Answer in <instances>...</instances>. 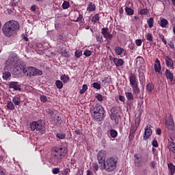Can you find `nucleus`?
<instances>
[{
  "mask_svg": "<svg viewBox=\"0 0 175 175\" xmlns=\"http://www.w3.org/2000/svg\"><path fill=\"white\" fill-rule=\"evenodd\" d=\"M119 100L120 101H121L122 103H124L125 102V96H122V95H120L119 96Z\"/></svg>",
  "mask_w": 175,
  "mask_h": 175,
  "instance_id": "63",
  "label": "nucleus"
},
{
  "mask_svg": "<svg viewBox=\"0 0 175 175\" xmlns=\"http://www.w3.org/2000/svg\"><path fill=\"white\" fill-rule=\"evenodd\" d=\"M40 100L43 103H46L47 102V96L45 95H42L40 96Z\"/></svg>",
  "mask_w": 175,
  "mask_h": 175,
  "instance_id": "52",
  "label": "nucleus"
},
{
  "mask_svg": "<svg viewBox=\"0 0 175 175\" xmlns=\"http://www.w3.org/2000/svg\"><path fill=\"white\" fill-rule=\"evenodd\" d=\"M88 90L87 84H83L82 85V89L79 90V94L83 95Z\"/></svg>",
  "mask_w": 175,
  "mask_h": 175,
  "instance_id": "38",
  "label": "nucleus"
},
{
  "mask_svg": "<svg viewBox=\"0 0 175 175\" xmlns=\"http://www.w3.org/2000/svg\"><path fill=\"white\" fill-rule=\"evenodd\" d=\"M116 111H117V107L116 106L112 107L110 109L111 114H116Z\"/></svg>",
  "mask_w": 175,
  "mask_h": 175,
  "instance_id": "54",
  "label": "nucleus"
},
{
  "mask_svg": "<svg viewBox=\"0 0 175 175\" xmlns=\"http://www.w3.org/2000/svg\"><path fill=\"white\" fill-rule=\"evenodd\" d=\"M149 12L148 9H142L139 12V14L140 15H145L147 16Z\"/></svg>",
  "mask_w": 175,
  "mask_h": 175,
  "instance_id": "44",
  "label": "nucleus"
},
{
  "mask_svg": "<svg viewBox=\"0 0 175 175\" xmlns=\"http://www.w3.org/2000/svg\"><path fill=\"white\" fill-rule=\"evenodd\" d=\"M60 80H62L64 83H68L70 81V77L68 75H62V77H60Z\"/></svg>",
  "mask_w": 175,
  "mask_h": 175,
  "instance_id": "29",
  "label": "nucleus"
},
{
  "mask_svg": "<svg viewBox=\"0 0 175 175\" xmlns=\"http://www.w3.org/2000/svg\"><path fill=\"white\" fill-rule=\"evenodd\" d=\"M138 74L140 83H144L146 82V77L144 75V72L143 70H139Z\"/></svg>",
  "mask_w": 175,
  "mask_h": 175,
  "instance_id": "21",
  "label": "nucleus"
},
{
  "mask_svg": "<svg viewBox=\"0 0 175 175\" xmlns=\"http://www.w3.org/2000/svg\"><path fill=\"white\" fill-rule=\"evenodd\" d=\"M93 88L94 89H96V90H100L101 88V85L97 82H94L93 83Z\"/></svg>",
  "mask_w": 175,
  "mask_h": 175,
  "instance_id": "47",
  "label": "nucleus"
},
{
  "mask_svg": "<svg viewBox=\"0 0 175 175\" xmlns=\"http://www.w3.org/2000/svg\"><path fill=\"white\" fill-rule=\"evenodd\" d=\"M135 43L137 46H141L142 45L143 41L142 39H137L135 40Z\"/></svg>",
  "mask_w": 175,
  "mask_h": 175,
  "instance_id": "50",
  "label": "nucleus"
},
{
  "mask_svg": "<svg viewBox=\"0 0 175 175\" xmlns=\"http://www.w3.org/2000/svg\"><path fill=\"white\" fill-rule=\"evenodd\" d=\"M95 98L100 103H102L103 101V96L99 93H97L95 95Z\"/></svg>",
  "mask_w": 175,
  "mask_h": 175,
  "instance_id": "43",
  "label": "nucleus"
},
{
  "mask_svg": "<svg viewBox=\"0 0 175 175\" xmlns=\"http://www.w3.org/2000/svg\"><path fill=\"white\" fill-rule=\"evenodd\" d=\"M118 161V159L115 156L106 158V160L103 164V170L107 172H113L117 167Z\"/></svg>",
  "mask_w": 175,
  "mask_h": 175,
  "instance_id": "3",
  "label": "nucleus"
},
{
  "mask_svg": "<svg viewBox=\"0 0 175 175\" xmlns=\"http://www.w3.org/2000/svg\"><path fill=\"white\" fill-rule=\"evenodd\" d=\"M19 4V1H15L14 0L12 1L11 5L12 8L18 7Z\"/></svg>",
  "mask_w": 175,
  "mask_h": 175,
  "instance_id": "60",
  "label": "nucleus"
},
{
  "mask_svg": "<svg viewBox=\"0 0 175 175\" xmlns=\"http://www.w3.org/2000/svg\"><path fill=\"white\" fill-rule=\"evenodd\" d=\"M165 64H166L167 67H170V68H173L174 67V62L168 56L165 57Z\"/></svg>",
  "mask_w": 175,
  "mask_h": 175,
  "instance_id": "23",
  "label": "nucleus"
},
{
  "mask_svg": "<svg viewBox=\"0 0 175 175\" xmlns=\"http://www.w3.org/2000/svg\"><path fill=\"white\" fill-rule=\"evenodd\" d=\"M84 170L79 169L78 172H77V175H83Z\"/></svg>",
  "mask_w": 175,
  "mask_h": 175,
  "instance_id": "62",
  "label": "nucleus"
},
{
  "mask_svg": "<svg viewBox=\"0 0 175 175\" xmlns=\"http://www.w3.org/2000/svg\"><path fill=\"white\" fill-rule=\"evenodd\" d=\"M146 39L148 42H153V36L152 34L150 33H148L145 35Z\"/></svg>",
  "mask_w": 175,
  "mask_h": 175,
  "instance_id": "41",
  "label": "nucleus"
},
{
  "mask_svg": "<svg viewBox=\"0 0 175 175\" xmlns=\"http://www.w3.org/2000/svg\"><path fill=\"white\" fill-rule=\"evenodd\" d=\"M165 77L167 80H170V82H172L174 80V75L171 72L169 69H166L165 72Z\"/></svg>",
  "mask_w": 175,
  "mask_h": 175,
  "instance_id": "17",
  "label": "nucleus"
},
{
  "mask_svg": "<svg viewBox=\"0 0 175 175\" xmlns=\"http://www.w3.org/2000/svg\"><path fill=\"white\" fill-rule=\"evenodd\" d=\"M131 87L132 88L133 92L135 94L140 93V89L138 87V82L137 81V76L135 73H131L129 77Z\"/></svg>",
  "mask_w": 175,
  "mask_h": 175,
  "instance_id": "5",
  "label": "nucleus"
},
{
  "mask_svg": "<svg viewBox=\"0 0 175 175\" xmlns=\"http://www.w3.org/2000/svg\"><path fill=\"white\" fill-rule=\"evenodd\" d=\"M18 70H16L18 72H23L24 74L27 73V68L25 66V62H19L18 64Z\"/></svg>",
  "mask_w": 175,
  "mask_h": 175,
  "instance_id": "14",
  "label": "nucleus"
},
{
  "mask_svg": "<svg viewBox=\"0 0 175 175\" xmlns=\"http://www.w3.org/2000/svg\"><path fill=\"white\" fill-rule=\"evenodd\" d=\"M63 120H62V118L59 116L56 117V126H61L62 124Z\"/></svg>",
  "mask_w": 175,
  "mask_h": 175,
  "instance_id": "40",
  "label": "nucleus"
},
{
  "mask_svg": "<svg viewBox=\"0 0 175 175\" xmlns=\"http://www.w3.org/2000/svg\"><path fill=\"white\" fill-rule=\"evenodd\" d=\"M83 55V53L81 51H75V57L79 58Z\"/></svg>",
  "mask_w": 175,
  "mask_h": 175,
  "instance_id": "53",
  "label": "nucleus"
},
{
  "mask_svg": "<svg viewBox=\"0 0 175 175\" xmlns=\"http://www.w3.org/2000/svg\"><path fill=\"white\" fill-rule=\"evenodd\" d=\"M167 148L170 152L175 154V142H167Z\"/></svg>",
  "mask_w": 175,
  "mask_h": 175,
  "instance_id": "19",
  "label": "nucleus"
},
{
  "mask_svg": "<svg viewBox=\"0 0 175 175\" xmlns=\"http://www.w3.org/2000/svg\"><path fill=\"white\" fill-rule=\"evenodd\" d=\"M114 51L117 54V55L120 56L123 53V52L124 51V49L121 46H116L114 48Z\"/></svg>",
  "mask_w": 175,
  "mask_h": 175,
  "instance_id": "26",
  "label": "nucleus"
},
{
  "mask_svg": "<svg viewBox=\"0 0 175 175\" xmlns=\"http://www.w3.org/2000/svg\"><path fill=\"white\" fill-rule=\"evenodd\" d=\"M112 61L116 67H120L124 65V60L121 58L113 57Z\"/></svg>",
  "mask_w": 175,
  "mask_h": 175,
  "instance_id": "15",
  "label": "nucleus"
},
{
  "mask_svg": "<svg viewBox=\"0 0 175 175\" xmlns=\"http://www.w3.org/2000/svg\"><path fill=\"white\" fill-rule=\"evenodd\" d=\"M137 127L136 126L131 125V126L130 127L129 133L134 135L137 131Z\"/></svg>",
  "mask_w": 175,
  "mask_h": 175,
  "instance_id": "42",
  "label": "nucleus"
},
{
  "mask_svg": "<svg viewBox=\"0 0 175 175\" xmlns=\"http://www.w3.org/2000/svg\"><path fill=\"white\" fill-rule=\"evenodd\" d=\"M154 70L155 72L160 73L161 71V64L159 59L157 58L154 64Z\"/></svg>",
  "mask_w": 175,
  "mask_h": 175,
  "instance_id": "13",
  "label": "nucleus"
},
{
  "mask_svg": "<svg viewBox=\"0 0 175 175\" xmlns=\"http://www.w3.org/2000/svg\"><path fill=\"white\" fill-rule=\"evenodd\" d=\"M125 96H126V98H127L128 100H133L134 99V96L133 95V94L130 92H125Z\"/></svg>",
  "mask_w": 175,
  "mask_h": 175,
  "instance_id": "37",
  "label": "nucleus"
},
{
  "mask_svg": "<svg viewBox=\"0 0 175 175\" xmlns=\"http://www.w3.org/2000/svg\"><path fill=\"white\" fill-rule=\"evenodd\" d=\"M83 15L81 14H79L78 18H77V20H75L74 22L75 23H79L83 20Z\"/></svg>",
  "mask_w": 175,
  "mask_h": 175,
  "instance_id": "57",
  "label": "nucleus"
},
{
  "mask_svg": "<svg viewBox=\"0 0 175 175\" xmlns=\"http://www.w3.org/2000/svg\"><path fill=\"white\" fill-rule=\"evenodd\" d=\"M154 90V85L153 84V83L150 82L146 84V90L149 92V93H152Z\"/></svg>",
  "mask_w": 175,
  "mask_h": 175,
  "instance_id": "22",
  "label": "nucleus"
},
{
  "mask_svg": "<svg viewBox=\"0 0 175 175\" xmlns=\"http://www.w3.org/2000/svg\"><path fill=\"white\" fill-rule=\"evenodd\" d=\"M96 10V6L95 5L94 3L93 2H90L89 3V5H88V8L86 9V10L88 12H95Z\"/></svg>",
  "mask_w": 175,
  "mask_h": 175,
  "instance_id": "20",
  "label": "nucleus"
},
{
  "mask_svg": "<svg viewBox=\"0 0 175 175\" xmlns=\"http://www.w3.org/2000/svg\"><path fill=\"white\" fill-rule=\"evenodd\" d=\"M70 172V168H64L62 170V174L63 175H68Z\"/></svg>",
  "mask_w": 175,
  "mask_h": 175,
  "instance_id": "46",
  "label": "nucleus"
},
{
  "mask_svg": "<svg viewBox=\"0 0 175 175\" xmlns=\"http://www.w3.org/2000/svg\"><path fill=\"white\" fill-rule=\"evenodd\" d=\"M165 125L169 131H174L175 129V124L172 116H170L168 119L165 120Z\"/></svg>",
  "mask_w": 175,
  "mask_h": 175,
  "instance_id": "10",
  "label": "nucleus"
},
{
  "mask_svg": "<svg viewBox=\"0 0 175 175\" xmlns=\"http://www.w3.org/2000/svg\"><path fill=\"white\" fill-rule=\"evenodd\" d=\"M169 25V21L166 18H161L160 20V27L161 28H165L167 25Z\"/></svg>",
  "mask_w": 175,
  "mask_h": 175,
  "instance_id": "24",
  "label": "nucleus"
},
{
  "mask_svg": "<svg viewBox=\"0 0 175 175\" xmlns=\"http://www.w3.org/2000/svg\"><path fill=\"white\" fill-rule=\"evenodd\" d=\"M147 24L150 29L152 28L154 25V18L153 17L149 18V19L147 20Z\"/></svg>",
  "mask_w": 175,
  "mask_h": 175,
  "instance_id": "35",
  "label": "nucleus"
},
{
  "mask_svg": "<svg viewBox=\"0 0 175 175\" xmlns=\"http://www.w3.org/2000/svg\"><path fill=\"white\" fill-rule=\"evenodd\" d=\"M96 40L97 42L103 43L104 42L103 36H96Z\"/></svg>",
  "mask_w": 175,
  "mask_h": 175,
  "instance_id": "51",
  "label": "nucleus"
},
{
  "mask_svg": "<svg viewBox=\"0 0 175 175\" xmlns=\"http://www.w3.org/2000/svg\"><path fill=\"white\" fill-rule=\"evenodd\" d=\"M55 85H56V88L59 90L62 89L64 87V84L60 80H56V82H55Z\"/></svg>",
  "mask_w": 175,
  "mask_h": 175,
  "instance_id": "36",
  "label": "nucleus"
},
{
  "mask_svg": "<svg viewBox=\"0 0 175 175\" xmlns=\"http://www.w3.org/2000/svg\"><path fill=\"white\" fill-rule=\"evenodd\" d=\"M52 151V159L57 163H60L66 157L68 148L63 144L59 146H53L51 149Z\"/></svg>",
  "mask_w": 175,
  "mask_h": 175,
  "instance_id": "2",
  "label": "nucleus"
},
{
  "mask_svg": "<svg viewBox=\"0 0 175 175\" xmlns=\"http://www.w3.org/2000/svg\"><path fill=\"white\" fill-rule=\"evenodd\" d=\"M64 10H67L70 7V3L68 1L63 2V5H62Z\"/></svg>",
  "mask_w": 175,
  "mask_h": 175,
  "instance_id": "45",
  "label": "nucleus"
},
{
  "mask_svg": "<svg viewBox=\"0 0 175 175\" xmlns=\"http://www.w3.org/2000/svg\"><path fill=\"white\" fill-rule=\"evenodd\" d=\"M135 138V135L132 133H129V142H132Z\"/></svg>",
  "mask_w": 175,
  "mask_h": 175,
  "instance_id": "61",
  "label": "nucleus"
},
{
  "mask_svg": "<svg viewBox=\"0 0 175 175\" xmlns=\"http://www.w3.org/2000/svg\"><path fill=\"white\" fill-rule=\"evenodd\" d=\"M19 57L17 55H12L10 59L9 64L11 67L15 68V70H18Z\"/></svg>",
  "mask_w": 175,
  "mask_h": 175,
  "instance_id": "8",
  "label": "nucleus"
},
{
  "mask_svg": "<svg viewBox=\"0 0 175 175\" xmlns=\"http://www.w3.org/2000/svg\"><path fill=\"white\" fill-rule=\"evenodd\" d=\"M93 168L95 171H98V164L93 163Z\"/></svg>",
  "mask_w": 175,
  "mask_h": 175,
  "instance_id": "64",
  "label": "nucleus"
},
{
  "mask_svg": "<svg viewBox=\"0 0 175 175\" xmlns=\"http://www.w3.org/2000/svg\"><path fill=\"white\" fill-rule=\"evenodd\" d=\"M124 10L127 16H133L134 14V10L129 7H125Z\"/></svg>",
  "mask_w": 175,
  "mask_h": 175,
  "instance_id": "30",
  "label": "nucleus"
},
{
  "mask_svg": "<svg viewBox=\"0 0 175 175\" xmlns=\"http://www.w3.org/2000/svg\"><path fill=\"white\" fill-rule=\"evenodd\" d=\"M20 30V24L17 21H7L2 27V32L5 37L10 38L17 35Z\"/></svg>",
  "mask_w": 175,
  "mask_h": 175,
  "instance_id": "1",
  "label": "nucleus"
},
{
  "mask_svg": "<svg viewBox=\"0 0 175 175\" xmlns=\"http://www.w3.org/2000/svg\"><path fill=\"white\" fill-rule=\"evenodd\" d=\"M66 135L64 133L60 132V133H56V138L59 139L64 140L66 139Z\"/></svg>",
  "mask_w": 175,
  "mask_h": 175,
  "instance_id": "31",
  "label": "nucleus"
},
{
  "mask_svg": "<svg viewBox=\"0 0 175 175\" xmlns=\"http://www.w3.org/2000/svg\"><path fill=\"white\" fill-rule=\"evenodd\" d=\"M107 152L105 150H99V152L96 154V159L98 161V164L103 165L105 163L107 160Z\"/></svg>",
  "mask_w": 175,
  "mask_h": 175,
  "instance_id": "7",
  "label": "nucleus"
},
{
  "mask_svg": "<svg viewBox=\"0 0 175 175\" xmlns=\"http://www.w3.org/2000/svg\"><path fill=\"white\" fill-rule=\"evenodd\" d=\"M11 77V72L9 71H5L3 73V79L5 81H8V79Z\"/></svg>",
  "mask_w": 175,
  "mask_h": 175,
  "instance_id": "33",
  "label": "nucleus"
},
{
  "mask_svg": "<svg viewBox=\"0 0 175 175\" xmlns=\"http://www.w3.org/2000/svg\"><path fill=\"white\" fill-rule=\"evenodd\" d=\"M110 117L111 120L114 121L116 125L119 124L118 116L116 113L111 114Z\"/></svg>",
  "mask_w": 175,
  "mask_h": 175,
  "instance_id": "27",
  "label": "nucleus"
},
{
  "mask_svg": "<svg viewBox=\"0 0 175 175\" xmlns=\"http://www.w3.org/2000/svg\"><path fill=\"white\" fill-rule=\"evenodd\" d=\"M83 55L86 57H90L92 55V51L90 50H85V52H83Z\"/></svg>",
  "mask_w": 175,
  "mask_h": 175,
  "instance_id": "48",
  "label": "nucleus"
},
{
  "mask_svg": "<svg viewBox=\"0 0 175 175\" xmlns=\"http://www.w3.org/2000/svg\"><path fill=\"white\" fill-rule=\"evenodd\" d=\"M168 46H170V48L172 50H175V44L174 42L173 41H170L168 43Z\"/></svg>",
  "mask_w": 175,
  "mask_h": 175,
  "instance_id": "56",
  "label": "nucleus"
},
{
  "mask_svg": "<svg viewBox=\"0 0 175 175\" xmlns=\"http://www.w3.org/2000/svg\"><path fill=\"white\" fill-rule=\"evenodd\" d=\"M9 86L10 88L14 89L15 91H21V85L16 81H11Z\"/></svg>",
  "mask_w": 175,
  "mask_h": 175,
  "instance_id": "16",
  "label": "nucleus"
},
{
  "mask_svg": "<svg viewBox=\"0 0 175 175\" xmlns=\"http://www.w3.org/2000/svg\"><path fill=\"white\" fill-rule=\"evenodd\" d=\"M7 108L9 110L14 111L15 109V106L12 101H9L7 105Z\"/></svg>",
  "mask_w": 175,
  "mask_h": 175,
  "instance_id": "39",
  "label": "nucleus"
},
{
  "mask_svg": "<svg viewBox=\"0 0 175 175\" xmlns=\"http://www.w3.org/2000/svg\"><path fill=\"white\" fill-rule=\"evenodd\" d=\"M142 160H139V159H138V160H136L135 161V166L136 167H142Z\"/></svg>",
  "mask_w": 175,
  "mask_h": 175,
  "instance_id": "49",
  "label": "nucleus"
},
{
  "mask_svg": "<svg viewBox=\"0 0 175 175\" xmlns=\"http://www.w3.org/2000/svg\"><path fill=\"white\" fill-rule=\"evenodd\" d=\"M152 126L151 124H148L145 128H144V133L143 135V139L144 140H148L152 135Z\"/></svg>",
  "mask_w": 175,
  "mask_h": 175,
  "instance_id": "9",
  "label": "nucleus"
},
{
  "mask_svg": "<svg viewBox=\"0 0 175 175\" xmlns=\"http://www.w3.org/2000/svg\"><path fill=\"white\" fill-rule=\"evenodd\" d=\"M109 133L111 138H116L118 137V131L113 129L109 130Z\"/></svg>",
  "mask_w": 175,
  "mask_h": 175,
  "instance_id": "28",
  "label": "nucleus"
},
{
  "mask_svg": "<svg viewBox=\"0 0 175 175\" xmlns=\"http://www.w3.org/2000/svg\"><path fill=\"white\" fill-rule=\"evenodd\" d=\"M26 70L27 72V76L29 77H35L37 75L41 76L42 75V70L33 66H29Z\"/></svg>",
  "mask_w": 175,
  "mask_h": 175,
  "instance_id": "6",
  "label": "nucleus"
},
{
  "mask_svg": "<svg viewBox=\"0 0 175 175\" xmlns=\"http://www.w3.org/2000/svg\"><path fill=\"white\" fill-rule=\"evenodd\" d=\"M12 102L14 103V105L16 107H17V106L20 107V105L21 104V96L20 95H16L13 98Z\"/></svg>",
  "mask_w": 175,
  "mask_h": 175,
  "instance_id": "18",
  "label": "nucleus"
},
{
  "mask_svg": "<svg viewBox=\"0 0 175 175\" xmlns=\"http://www.w3.org/2000/svg\"><path fill=\"white\" fill-rule=\"evenodd\" d=\"M36 131H39L41 135H44L46 133V128L40 120L38 121Z\"/></svg>",
  "mask_w": 175,
  "mask_h": 175,
  "instance_id": "12",
  "label": "nucleus"
},
{
  "mask_svg": "<svg viewBox=\"0 0 175 175\" xmlns=\"http://www.w3.org/2000/svg\"><path fill=\"white\" fill-rule=\"evenodd\" d=\"M90 112H92V117H93L95 120L100 122L104 118L105 110L102 105L96 103L93 109H90Z\"/></svg>",
  "mask_w": 175,
  "mask_h": 175,
  "instance_id": "4",
  "label": "nucleus"
},
{
  "mask_svg": "<svg viewBox=\"0 0 175 175\" xmlns=\"http://www.w3.org/2000/svg\"><path fill=\"white\" fill-rule=\"evenodd\" d=\"M108 31L109 29L107 27H103L101 29V34L105 39L111 40L113 39V35L111 34Z\"/></svg>",
  "mask_w": 175,
  "mask_h": 175,
  "instance_id": "11",
  "label": "nucleus"
},
{
  "mask_svg": "<svg viewBox=\"0 0 175 175\" xmlns=\"http://www.w3.org/2000/svg\"><path fill=\"white\" fill-rule=\"evenodd\" d=\"M38 122L33 121L30 123V128L31 131H35L37 129Z\"/></svg>",
  "mask_w": 175,
  "mask_h": 175,
  "instance_id": "34",
  "label": "nucleus"
},
{
  "mask_svg": "<svg viewBox=\"0 0 175 175\" xmlns=\"http://www.w3.org/2000/svg\"><path fill=\"white\" fill-rule=\"evenodd\" d=\"M152 146L154 148H158L159 144L157 139H154L152 142Z\"/></svg>",
  "mask_w": 175,
  "mask_h": 175,
  "instance_id": "58",
  "label": "nucleus"
},
{
  "mask_svg": "<svg viewBox=\"0 0 175 175\" xmlns=\"http://www.w3.org/2000/svg\"><path fill=\"white\" fill-rule=\"evenodd\" d=\"M59 173V167H55L53 170H52V174H57Z\"/></svg>",
  "mask_w": 175,
  "mask_h": 175,
  "instance_id": "59",
  "label": "nucleus"
},
{
  "mask_svg": "<svg viewBox=\"0 0 175 175\" xmlns=\"http://www.w3.org/2000/svg\"><path fill=\"white\" fill-rule=\"evenodd\" d=\"M167 167L170 170V175H174L175 174V165L173 163H169L167 164Z\"/></svg>",
  "mask_w": 175,
  "mask_h": 175,
  "instance_id": "25",
  "label": "nucleus"
},
{
  "mask_svg": "<svg viewBox=\"0 0 175 175\" xmlns=\"http://www.w3.org/2000/svg\"><path fill=\"white\" fill-rule=\"evenodd\" d=\"M100 15L99 14H95L93 17H92V22L94 23H97L100 21Z\"/></svg>",
  "mask_w": 175,
  "mask_h": 175,
  "instance_id": "32",
  "label": "nucleus"
},
{
  "mask_svg": "<svg viewBox=\"0 0 175 175\" xmlns=\"http://www.w3.org/2000/svg\"><path fill=\"white\" fill-rule=\"evenodd\" d=\"M156 165H157V162H156V161H150V166L151 168L155 169Z\"/></svg>",
  "mask_w": 175,
  "mask_h": 175,
  "instance_id": "55",
  "label": "nucleus"
}]
</instances>
